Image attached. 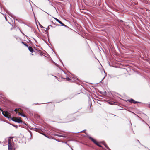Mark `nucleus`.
Segmentation results:
<instances>
[{"instance_id":"1","label":"nucleus","mask_w":150,"mask_h":150,"mask_svg":"<svg viewBox=\"0 0 150 150\" xmlns=\"http://www.w3.org/2000/svg\"><path fill=\"white\" fill-rule=\"evenodd\" d=\"M2 114L4 116L7 118H11V116L9 115V113L7 111H3Z\"/></svg>"},{"instance_id":"2","label":"nucleus","mask_w":150,"mask_h":150,"mask_svg":"<svg viewBox=\"0 0 150 150\" xmlns=\"http://www.w3.org/2000/svg\"><path fill=\"white\" fill-rule=\"evenodd\" d=\"M12 120L13 121L18 123H21L22 122V121L20 118H18L16 117H13L12 119Z\"/></svg>"},{"instance_id":"3","label":"nucleus","mask_w":150,"mask_h":150,"mask_svg":"<svg viewBox=\"0 0 150 150\" xmlns=\"http://www.w3.org/2000/svg\"><path fill=\"white\" fill-rule=\"evenodd\" d=\"M8 150H12L13 147V143H11L10 140L8 141Z\"/></svg>"},{"instance_id":"4","label":"nucleus","mask_w":150,"mask_h":150,"mask_svg":"<svg viewBox=\"0 0 150 150\" xmlns=\"http://www.w3.org/2000/svg\"><path fill=\"white\" fill-rule=\"evenodd\" d=\"M89 139L91 140L96 145H97L98 146L100 147H101L102 146L100 145L99 143H98L93 138L91 137H89Z\"/></svg>"},{"instance_id":"5","label":"nucleus","mask_w":150,"mask_h":150,"mask_svg":"<svg viewBox=\"0 0 150 150\" xmlns=\"http://www.w3.org/2000/svg\"><path fill=\"white\" fill-rule=\"evenodd\" d=\"M127 101L131 103L135 104L137 103H139V102L134 100L133 99H128Z\"/></svg>"},{"instance_id":"6","label":"nucleus","mask_w":150,"mask_h":150,"mask_svg":"<svg viewBox=\"0 0 150 150\" xmlns=\"http://www.w3.org/2000/svg\"><path fill=\"white\" fill-rule=\"evenodd\" d=\"M60 24H61V25L63 26H66V25L64 24L61 21L59 20V19L56 18H54Z\"/></svg>"},{"instance_id":"7","label":"nucleus","mask_w":150,"mask_h":150,"mask_svg":"<svg viewBox=\"0 0 150 150\" xmlns=\"http://www.w3.org/2000/svg\"><path fill=\"white\" fill-rule=\"evenodd\" d=\"M17 113H18V115H20L22 116L25 117V115L19 112V109L17 111Z\"/></svg>"},{"instance_id":"8","label":"nucleus","mask_w":150,"mask_h":150,"mask_svg":"<svg viewBox=\"0 0 150 150\" xmlns=\"http://www.w3.org/2000/svg\"><path fill=\"white\" fill-rule=\"evenodd\" d=\"M28 49L29 50L30 52H31L32 53H33V48L31 47H28Z\"/></svg>"},{"instance_id":"9","label":"nucleus","mask_w":150,"mask_h":150,"mask_svg":"<svg viewBox=\"0 0 150 150\" xmlns=\"http://www.w3.org/2000/svg\"><path fill=\"white\" fill-rule=\"evenodd\" d=\"M21 43L23 44L26 47H28V45L26 43H25V42L22 41L21 42Z\"/></svg>"},{"instance_id":"10","label":"nucleus","mask_w":150,"mask_h":150,"mask_svg":"<svg viewBox=\"0 0 150 150\" xmlns=\"http://www.w3.org/2000/svg\"><path fill=\"white\" fill-rule=\"evenodd\" d=\"M56 135L58 136H59V137H65V136H63V135Z\"/></svg>"},{"instance_id":"11","label":"nucleus","mask_w":150,"mask_h":150,"mask_svg":"<svg viewBox=\"0 0 150 150\" xmlns=\"http://www.w3.org/2000/svg\"><path fill=\"white\" fill-rule=\"evenodd\" d=\"M44 136L46 137H47L48 138H49V137L47 136L45 134H43V133H41Z\"/></svg>"},{"instance_id":"12","label":"nucleus","mask_w":150,"mask_h":150,"mask_svg":"<svg viewBox=\"0 0 150 150\" xmlns=\"http://www.w3.org/2000/svg\"><path fill=\"white\" fill-rule=\"evenodd\" d=\"M102 93L103 94L106 95V94L107 93H106V92L105 91V92H102V93Z\"/></svg>"},{"instance_id":"13","label":"nucleus","mask_w":150,"mask_h":150,"mask_svg":"<svg viewBox=\"0 0 150 150\" xmlns=\"http://www.w3.org/2000/svg\"><path fill=\"white\" fill-rule=\"evenodd\" d=\"M19 109H17V108H16L15 109L14 111H15L16 112V113H17V111Z\"/></svg>"},{"instance_id":"14","label":"nucleus","mask_w":150,"mask_h":150,"mask_svg":"<svg viewBox=\"0 0 150 150\" xmlns=\"http://www.w3.org/2000/svg\"><path fill=\"white\" fill-rule=\"evenodd\" d=\"M106 147L109 150H111L109 148V147L107 146L106 145Z\"/></svg>"},{"instance_id":"15","label":"nucleus","mask_w":150,"mask_h":150,"mask_svg":"<svg viewBox=\"0 0 150 150\" xmlns=\"http://www.w3.org/2000/svg\"><path fill=\"white\" fill-rule=\"evenodd\" d=\"M137 142L139 143H140V142L138 140H137Z\"/></svg>"},{"instance_id":"16","label":"nucleus","mask_w":150,"mask_h":150,"mask_svg":"<svg viewBox=\"0 0 150 150\" xmlns=\"http://www.w3.org/2000/svg\"><path fill=\"white\" fill-rule=\"evenodd\" d=\"M0 110L2 111V112L3 111V110L1 108H0Z\"/></svg>"},{"instance_id":"17","label":"nucleus","mask_w":150,"mask_h":150,"mask_svg":"<svg viewBox=\"0 0 150 150\" xmlns=\"http://www.w3.org/2000/svg\"><path fill=\"white\" fill-rule=\"evenodd\" d=\"M70 80V79H69V78H68V81H69V80Z\"/></svg>"},{"instance_id":"18","label":"nucleus","mask_w":150,"mask_h":150,"mask_svg":"<svg viewBox=\"0 0 150 150\" xmlns=\"http://www.w3.org/2000/svg\"><path fill=\"white\" fill-rule=\"evenodd\" d=\"M120 21L122 22H123V21H122V20H120Z\"/></svg>"},{"instance_id":"19","label":"nucleus","mask_w":150,"mask_h":150,"mask_svg":"<svg viewBox=\"0 0 150 150\" xmlns=\"http://www.w3.org/2000/svg\"><path fill=\"white\" fill-rule=\"evenodd\" d=\"M106 145H107L106 144H105V147L106 146Z\"/></svg>"},{"instance_id":"20","label":"nucleus","mask_w":150,"mask_h":150,"mask_svg":"<svg viewBox=\"0 0 150 150\" xmlns=\"http://www.w3.org/2000/svg\"><path fill=\"white\" fill-rule=\"evenodd\" d=\"M5 19H6V20H7V19L6 17H5Z\"/></svg>"}]
</instances>
